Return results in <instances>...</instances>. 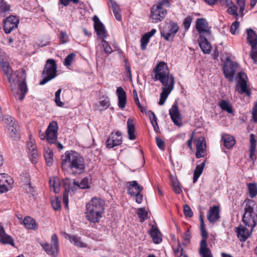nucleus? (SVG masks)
I'll use <instances>...</instances> for the list:
<instances>
[{"label":"nucleus","mask_w":257,"mask_h":257,"mask_svg":"<svg viewBox=\"0 0 257 257\" xmlns=\"http://www.w3.org/2000/svg\"><path fill=\"white\" fill-rule=\"evenodd\" d=\"M154 72L155 75L153 79L155 81L159 80L163 86L159 102V104L162 105L174 89L175 78L172 74H170L168 66L164 62H161L157 64L154 69Z\"/></svg>","instance_id":"1"},{"label":"nucleus","mask_w":257,"mask_h":257,"mask_svg":"<svg viewBox=\"0 0 257 257\" xmlns=\"http://www.w3.org/2000/svg\"><path fill=\"white\" fill-rule=\"evenodd\" d=\"M154 72L155 75L153 79L155 81L159 80L163 86L159 102V104L162 105L174 89L175 78L172 74H170L168 66L164 62H161L157 64L154 69Z\"/></svg>","instance_id":"2"},{"label":"nucleus","mask_w":257,"mask_h":257,"mask_svg":"<svg viewBox=\"0 0 257 257\" xmlns=\"http://www.w3.org/2000/svg\"><path fill=\"white\" fill-rule=\"evenodd\" d=\"M82 156L75 151H67L61 156V168L74 175H80L85 170Z\"/></svg>","instance_id":"3"},{"label":"nucleus","mask_w":257,"mask_h":257,"mask_svg":"<svg viewBox=\"0 0 257 257\" xmlns=\"http://www.w3.org/2000/svg\"><path fill=\"white\" fill-rule=\"evenodd\" d=\"M2 65L3 70L9 82L14 84L17 83L18 84L19 89L18 92L15 94V96L19 100H22L28 90L26 83V73L25 70L22 69L17 71L15 73L16 76L13 78V70L10 67L9 63L3 62Z\"/></svg>","instance_id":"4"},{"label":"nucleus","mask_w":257,"mask_h":257,"mask_svg":"<svg viewBox=\"0 0 257 257\" xmlns=\"http://www.w3.org/2000/svg\"><path fill=\"white\" fill-rule=\"evenodd\" d=\"M105 201L99 198L93 197L86 204V219L92 223H98L104 212Z\"/></svg>","instance_id":"5"},{"label":"nucleus","mask_w":257,"mask_h":257,"mask_svg":"<svg viewBox=\"0 0 257 257\" xmlns=\"http://www.w3.org/2000/svg\"><path fill=\"white\" fill-rule=\"evenodd\" d=\"M255 203L253 200H246L244 213L242 217V222L246 226L251 228V232L255 227L257 222V214L254 211Z\"/></svg>","instance_id":"6"},{"label":"nucleus","mask_w":257,"mask_h":257,"mask_svg":"<svg viewBox=\"0 0 257 257\" xmlns=\"http://www.w3.org/2000/svg\"><path fill=\"white\" fill-rule=\"evenodd\" d=\"M57 65L54 59H48L44 67L40 85H44L55 78L57 75Z\"/></svg>","instance_id":"7"},{"label":"nucleus","mask_w":257,"mask_h":257,"mask_svg":"<svg viewBox=\"0 0 257 257\" xmlns=\"http://www.w3.org/2000/svg\"><path fill=\"white\" fill-rule=\"evenodd\" d=\"M247 42L251 46L250 55L253 63H257V35L251 29L246 30Z\"/></svg>","instance_id":"8"},{"label":"nucleus","mask_w":257,"mask_h":257,"mask_svg":"<svg viewBox=\"0 0 257 257\" xmlns=\"http://www.w3.org/2000/svg\"><path fill=\"white\" fill-rule=\"evenodd\" d=\"M202 239L200 242L199 254L201 257H213L210 249L208 247L207 240L208 232L205 228H200Z\"/></svg>","instance_id":"9"},{"label":"nucleus","mask_w":257,"mask_h":257,"mask_svg":"<svg viewBox=\"0 0 257 257\" xmlns=\"http://www.w3.org/2000/svg\"><path fill=\"white\" fill-rule=\"evenodd\" d=\"M41 245L47 254L56 257L59 251V242L58 236L56 234H52L51 244L48 243H41Z\"/></svg>","instance_id":"10"},{"label":"nucleus","mask_w":257,"mask_h":257,"mask_svg":"<svg viewBox=\"0 0 257 257\" xmlns=\"http://www.w3.org/2000/svg\"><path fill=\"white\" fill-rule=\"evenodd\" d=\"M238 82L236 87V90L240 94H245L247 96L251 95V91L249 86L247 84V75L242 72L238 74Z\"/></svg>","instance_id":"11"},{"label":"nucleus","mask_w":257,"mask_h":257,"mask_svg":"<svg viewBox=\"0 0 257 257\" xmlns=\"http://www.w3.org/2000/svg\"><path fill=\"white\" fill-rule=\"evenodd\" d=\"M63 187L65 191L63 193V202L66 209H68V193L74 192L77 189L76 181L66 179L62 181Z\"/></svg>","instance_id":"12"},{"label":"nucleus","mask_w":257,"mask_h":257,"mask_svg":"<svg viewBox=\"0 0 257 257\" xmlns=\"http://www.w3.org/2000/svg\"><path fill=\"white\" fill-rule=\"evenodd\" d=\"M179 30V27L176 23L170 22V24L166 26L161 32V35L165 40L170 41L174 38L175 34Z\"/></svg>","instance_id":"13"},{"label":"nucleus","mask_w":257,"mask_h":257,"mask_svg":"<svg viewBox=\"0 0 257 257\" xmlns=\"http://www.w3.org/2000/svg\"><path fill=\"white\" fill-rule=\"evenodd\" d=\"M239 66L237 63L227 59L223 67V73L225 78L232 81Z\"/></svg>","instance_id":"14"},{"label":"nucleus","mask_w":257,"mask_h":257,"mask_svg":"<svg viewBox=\"0 0 257 257\" xmlns=\"http://www.w3.org/2000/svg\"><path fill=\"white\" fill-rule=\"evenodd\" d=\"M27 151L29 155L30 159L33 164H36L39 158L37 148L35 140L30 136L29 141L27 142Z\"/></svg>","instance_id":"15"},{"label":"nucleus","mask_w":257,"mask_h":257,"mask_svg":"<svg viewBox=\"0 0 257 257\" xmlns=\"http://www.w3.org/2000/svg\"><path fill=\"white\" fill-rule=\"evenodd\" d=\"M58 124L56 121H51L46 130L47 141L50 144H54L57 139Z\"/></svg>","instance_id":"16"},{"label":"nucleus","mask_w":257,"mask_h":257,"mask_svg":"<svg viewBox=\"0 0 257 257\" xmlns=\"http://www.w3.org/2000/svg\"><path fill=\"white\" fill-rule=\"evenodd\" d=\"M167 14V11L163 8H160V5H155L151 8V17L153 22L158 23L162 21Z\"/></svg>","instance_id":"17"},{"label":"nucleus","mask_w":257,"mask_h":257,"mask_svg":"<svg viewBox=\"0 0 257 257\" xmlns=\"http://www.w3.org/2000/svg\"><path fill=\"white\" fill-rule=\"evenodd\" d=\"M196 29L201 35H204L209 38L211 32L206 20L203 18L198 19L196 24Z\"/></svg>","instance_id":"18"},{"label":"nucleus","mask_w":257,"mask_h":257,"mask_svg":"<svg viewBox=\"0 0 257 257\" xmlns=\"http://www.w3.org/2000/svg\"><path fill=\"white\" fill-rule=\"evenodd\" d=\"M19 23V19L14 16H10L5 19L4 29L6 33H10L13 30L17 28Z\"/></svg>","instance_id":"19"},{"label":"nucleus","mask_w":257,"mask_h":257,"mask_svg":"<svg viewBox=\"0 0 257 257\" xmlns=\"http://www.w3.org/2000/svg\"><path fill=\"white\" fill-rule=\"evenodd\" d=\"M196 148V157L198 159L204 157L206 155V141L204 137H199L195 140Z\"/></svg>","instance_id":"20"},{"label":"nucleus","mask_w":257,"mask_h":257,"mask_svg":"<svg viewBox=\"0 0 257 257\" xmlns=\"http://www.w3.org/2000/svg\"><path fill=\"white\" fill-rule=\"evenodd\" d=\"M122 143L121 133L117 131L115 133H111L106 141V147L109 149L120 145Z\"/></svg>","instance_id":"21"},{"label":"nucleus","mask_w":257,"mask_h":257,"mask_svg":"<svg viewBox=\"0 0 257 257\" xmlns=\"http://www.w3.org/2000/svg\"><path fill=\"white\" fill-rule=\"evenodd\" d=\"M169 114L172 121L175 125L177 126L182 125L181 114L176 103H174L169 109Z\"/></svg>","instance_id":"22"},{"label":"nucleus","mask_w":257,"mask_h":257,"mask_svg":"<svg viewBox=\"0 0 257 257\" xmlns=\"http://www.w3.org/2000/svg\"><path fill=\"white\" fill-rule=\"evenodd\" d=\"M13 181L5 174H0V193H4L12 188Z\"/></svg>","instance_id":"23"},{"label":"nucleus","mask_w":257,"mask_h":257,"mask_svg":"<svg viewBox=\"0 0 257 257\" xmlns=\"http://www.w3.org/2000/svg\"><path fill=\"white\" fill-rule=\"evenodd\" d=\"M93 20L94 22V29L96 32L97 36L102 39L105 38L107 36L106 32L103 24L96 16L93 17Z\"/></svg>","instance_id":"24"},{"label":"nucleus","mask_w":257,"mask_h":257,"mask_svg":"<svg viewBox=\"0 0 257 257\" xmlns=\"http://www.w3.org/2000/svg\"><path fill=\"white\" fill-rule=\"evenodd\" d=\"M207 218L210 223H214L218 220L220 218L219 206L211 207L207 212Z\"/></svg>","instance_id":"25"},{"label":"nucleus","mask_w":257,"mask_h":257,"mask_svg":"<svg viewBox=\"0 0 257 257\" xmlns=\"http://www.w3.org/2000/svg\"><path fill=\"white\" fill-rule=\"evenodd\" d=\"M0 243L3 244H9L12 246H15L13 237L5 232L4 228L1 225H0Z\"/></svg>","instance_id":"26"},{"label":"nucleus","mask_w":257,"mask_h":257,"mask_svg":"<svg viewBox=\"0 0 257 257\" xmlns=\"http://www.w3.org/2000/svg\"><path fill=\"white\" fill-rule=\"evenodd\" d=\"M127 189L128 194L133 195L137 193H141L144 188L140 185L136 181H133L127 182Z\"/></svg>","instance_id":"27"},{"label":"nucleus","mask_w":257,"mask_h":257,"mask_svg":"<svg viewBox=\"0 0 257 257\" xmlns=\"http://www.w3.org/2000/svg\"><path fill=\"white\" fill-rule=\"evenodd\" d=\"M116 94L118 97V105L119 108L123 109L126 105V95L122 87H118L117 88Z\"/></svg>","instance_id":"28"},{"label":"nucleus","mask_w":257,"mask_h":257,"mask_svg":"<svg viewBox=\"0 0 257 257\" xmlns=\"http://www.w3.org/2000/svg\"><path fill=\"white\" fill-rule=\"evenodd\" d=\"M207 39L209 38L204 35H200L199 45L201 50L205 54L209 53L211 50V45L208 42Z\"/></svg>","instance_id":"29"},{"label":"nucleus","mask_w":257,"mask_h":257,"mask_svg":"<svg viewBox=\"0 0 257 257\" xmlns=\"http://www.w3.org/2000/svg\"><path fill=\"white\" fill-rule=\"evenodd\" d=\"M65 238L68 239L70 241L73 243L75 246L80 247H86L87 245L81 241V238L76 235H71L69 234H65Z\"/></svg>","instance_id":"30"},{"label":"nucleus","mask_w":257,"mask_h":257,"mask_svg":"<svg viewBox=\"0 0 257 257\" xmlns=\"http://www.w3.org/2000/svg\"><path fill=\"white\" fill-rule=\"evenodd\" d=\"M221 140L226 149L232 148L236 142L234 138L232 136L226 134L222 135Z\"/></svg>","instance_id":"31"},{"label":"nucleus","mask_w":257,"mask_h":257,"mask_svg":"<svg viewBox=\"0 0 257 257\" xmlns=\"http://www.w3.org/2000/svg\"><path fill=\"white\" fill-rule=\"evenodd\" d=\"M151 237L153 238V241L155 243L158 244L160 243L162 240L161 233L159 230L158 228L155 226H152L151 229L150 233Z\"/></svg>","instance_id":"32"},{"label":"nucleus","mask_w":257,"mask_h":257,"mask_svg":"<svg viewBox=\"0 0 257 257\" xmlns=\"http://www.w3.org/2000/svg\"><path fill=\"white\" fill-rule=\"evenodd\" d=\"M249 158L252 161L255 160L254 153L256 149V140L253 134L250 135Z\"/></svg>","instance_id":"33"},{"label":"nucleus","mask_w":257,"mask_h":257,"mask_svg":"<svg viewBox=\"0 0 257 257\" xmlns=\"http://www.w3.org/2000/svg\"><path fill=\"white\" fill-rule=\"evenodd\" d=\"M127 133L128 138L131 140H134L136 138L135 135V127L134 124V121L131 118H128L127 121Z\"/></svg>","instance_id":"34"},{"label":"nucleus","mask_w":257,"mask_h":257,"mask_svg":"<svg viewBox=\"0 0 257 257\" xmlns=\"http://www.w3.org/2000/svg\"><path fill=\"white\" fill-rule=\"evenodd\" d=\"M236 232L237 236L240 237V240L241 241H245L250 236L249 232L247 230V229L243 226L239 227L236 228Z\"/></svg>","instance_id":"35"},{"label":"nucleus","mask_w":257,"mask_h":257,"mask_svg":"<svg viewBox=\"0 0 257 257\" xmlns=\"http://www.w3.org/2000/svg\"><path fill=\"white\" fill-rule=\"evenodd\" d=\"M44 150V157L45 158L46 163L47 166H51L53 163V151L48 148H45Z\"/></svg>","instance_id":"36"},{"label":"nucleus","mask_w":257,"mask_h":257,"mask_svg":"<svg viewBox=\"0 0 257 257\" xmlns=\"http://www.w3.org/2000/svg\"><path fill=\"white\" fill-rule=\"evenodd\" d=\"M23 223L25 227L28 229L35 230L37 228V225L35 220L29 216H27L24 218Z\"/></svg>","instance_id":"37"},{"label":"nucleus","mask_w":257,"mask_h":257,"mask_svg":"<svg viewBox=\"0 0 257 257\" xmlns=\"http://www.w3.org/2000/svg\"><path fill=\"white\" fill-rule=\"evenodd\" d=\"M49 184L51 188H53L55 193H58L60 190L61 184L59 178L55 177L50 178L49 180Z\"/></svg>","instance_id":"38"},{"label":"nucleus","mask_w":257,"mask_h":257,"mask_svg":"<svg viewBox=\"0 0 257 257\" xmlns=\"http://www.w3.org/2000/svg\"><path fill=\"white\" fill-rule=\"evenodd\" d=\"M205 165V162L197 165L193 173V182L195 183L200 175L202 174Z\"/></svg>","instance_id":"39"},{"label":"nucleus","mask_w":257,"mask_h":257,"mask_svg":"<svg viewBox=\"0 0 257 257\" xmlns=\"http://www.w3.org/2000/svg\"><path fill=\"white\" fill-rule=\"evenodd\" d=\"M220 108L229 113H233V109L229 102L225 100H221L219 103Z\"/></svg>","instance_id":"40"},{"label":"nucleus","mask_w":257,"mask_h":257,"mask_svg":"<svg viewBox=\"0 0 257 257\" xmlns=\"http://www.w3.org/2000/svg\"><path fill=\"white\" fill-rule=\"evenodd\" d=\"M171 181L174 191L177 194L181 193L182 190L178 179L176 178L173 177L171 178Z\"/></svg>","instance_id":"41"},{"label":"nucleus","mask_w":257,"mask_h":257,"mask_svg":"<svg viewBox=\"0 0 257 257\" xmlns=\"http://www.w3.org/2000/svg\"><path fill=\"white\" fill-rule=\"evenodd\" d=\"M247 189L250 198H254L257 195V185L255 183H248Z\"/></svg>","instance_id":"42"},{"label":"nucleus","mask_w":257,"mask_h":257,"mask_svg":"<svg viewBox=\"0 0 257 257\" xmlns=\"http://www.w3.org/2000/svg\"><path fill=\"white\" fill-rule=\"evenodd\" d=\"M76 185L78 188L86 189L89 188L90 182L87 178H83L80 182L76 181Z\"/></svg>","instance_id":"43"},{"label":"nucleus","mask_w":257,"mask_h":257,"mask_svg":"<svg viewBox=\"0 0 257 257\" xmlns=\"http://www.w3.org/2000/svg\"><path fill=\"white\" fill-rule=\"evenodd\" d=\"M75 56L76 55L73 53L69 54L64 59V65L67 67L70 66L74 61Z\"/></svg>","instance_id":"44"},{"label":"nucleus","mask_w":257,"mask_h":257,"mask_svg":"<svg viewBox=\"0 0 257 257\" xmlns=\"http://www.w3.org/2000/svg\"><path fill=\"white\" fill-rule=\"evenodd\" d=\"M111 7L115 18L117 21H121V17L119 12L118 8L117 5L111 1Z\"/></svg>","instance_id":"45"},{"label":"nucleus","mask_w":257,"mask_h":257,"mask_svg":"<svg viewBox=\"0 0 257 257\" xmlns=\"http://www.w3.org/2000/svg\"><path fill=\"white\" fill-rule=\"evenodd\" d=\"M150 37L148 35L145 34L142 37L141 39V49L142 50H145L147 48V46L149 42Z\"/></svg>","instance_id":"46"},{"label":"nucleus","mask_w":257,"mask_h":257,"mask_svg":"<svg viewBox=\"0 0 257 257\" xmlns=\"http://www.w3.org/2000/svg\"><path fill=\"white\" fill-rule=\"evenodd\" d=\"M138 215L140 218L141 222H143L147 219L148 212L144 208H141L139 209Z\"/></svg>","instance_id":"47"},{"label":"nucleus","mask_w":257,"mask_h":257,"mask_svg":"<svg viewBox=\"0 0 257 257\" xmlns=\"http://www.w3.org/2000/svg\"><path fill=\"white\" fill-rule=\"evenodd\" d=\"M237 7L233 3V4L229 6L227 11L229 15L234 16L236 18H237L238 14L237 13Z\"/></svg>","instance_id":"48"},{"label":"nucleus","mask_w":257,"mask_h":257,"mask_svg":"<svg viewBox=\"0 0 257 257\" xmlns=\"http://www.w3.org/2000/svg\"><path fill=\"white\" fill-rule=\"evenodd\" d=\"M17 124L15 122V121H14V123H13L12 125L9 126L8 130L9 131L10 135L11 137H13L16 134L17 131Z\"/></svg>","instance_id":"49"},{"label":"nucleus","mask_w":257,"mask_h":257,"mask_svg":"<svg viewBox=\"0 0 257 257\" xmlns=\"http://www.w3.org/2000/svg\"><path fill=\"white\" fill-rule=\"evenodd\" d=\"M61 89H59L55 92V102L56 105L60 107H62L64 105L63 103L60 101V94L61 92Z\"/></svg>","instance_id":"50"},{"label":"nucleus","mask_w":257,"mask_h":257,"mask_svg":"<svg viewBox=\"0 0 257 257\" xmlns=\"http://www.w3.org/2000/svg\"><path fill=\"white\" fill-rule=\"evenodd\" d=\"M239 26L240 24L238 22L235 21L232 23L230 29V33L233 35H235L236 33H238V30L239 28Z\"/></svg>","instance_id":"51"},{"label":"nucleus","mask_w":257,"mask_h":257,"mask_svg":"<svg viewBox=\"0 0 257 257\" xmlns=\"http://www.w3.org/2000/svg\"><path fill=\"white\" fill-rule=\"evenodd\" d=\"M60 41L62 44H65L69 41V37L66 32L61 31L60 32Z\"/></svg>","instance_id":"52"},{"label":"nucleus","mask_w":257,"mask_h":257,"mask_svg":"<svg viewBox=\"0 0 257 257\" xmlns=\"http://www.w3.org/2000/svg\"><path fill=\"white\" fill-rule=\"evenodd\" d=\"M183 211L186 217H191L193 215V211L190 206L187 204H185L184 205Z\"/></svg>","instance_id":"53"},{"label":"nucleus","mask_w":257,"mask_h":257,"mask_svg":"<svg viewBox=\"0 0 257 257\" xmlns=\"http://www.w3.org/2000/svg\"><path fill=\"white\" fill-rule=\"evenodd\" d=\"M124 61L125 63V68L126 75L127 76L128 78L132 80V75L131 73V65L130 64L126 59H125Z\"/></svg>","instance_id":"54"},{"label":"nucleus","mask_w":257,"mask_h":257,"mask_svg":"<svg viewBox=\"0 0 257 257\" xmlns=\"http://www.w3.org/2000/svg\"><path fill=\"white\" fill-rule=\"evenodd\" d=\"M101 43L106 53L107 54H111L112 52V50L108 43L104 40V39L102 40Z\"/></svg>","instance_id":"55"},{"label":"nucleus","mask_w":257,"mask_h":257,"mask_svg":"<svg viewBox=\"0 0 257 257\" xmlns=\"http://www.w3.org/2000/svg\"><path fill=\"white\" fill-rule=\"evenodd\" d=\"M102 100L99 102L100 105L104 107L107 108L110 105L109 99L108 97H102Z\"/></svg>","instance_id":"56"},{"label":"nucleus","mask_w":257,"mask_h":257,"mask_svg":"<svg viewBox=\"0 0 257 257\" xmlns=\"http://www.w3.org/2000/svg\"><path fill=\"white\" fill-rule=\"evenodd\" d=\"M236 4L239 8V11L243 15V12L244 10L245 0H237Z\"/></svg>","instance_id":"57"},{"label":"nucleus","mask_w":257,"mask_h":257,"mask_svg":"<svg viewBox=\"0 0 257 257\" xmlns=\"http://www.w3.org/2000/svg\"><path fill=\"white\" fill-rule=\"evenodd\" d=\"M156 142L157 146L158 148L161 149V150H165V143L164 141L161 139L159 137H156Z\"/></svg>","instance_id":"58"},{"label":"nucleus","mask_w":257,"mask_h":257,"mask_svg":"<svg viewBox=\"0 0 257 257\" xmlns=\"http://www.w3.org/2000/svg\"><path fill=\"white\" fill-rule=\"evenodd\" d=\"M52 205L55 210H58L61 208V202L58 198H56L52 201Z\"/></svg>","instance_id":"59"},{"label":"nucleus","mask_w":257,"mask_h":257,"mask_svg":"<svg viewBox=\"0 0 257 257\" xmlns=\"http://www.w3.org/2000/svg\"><path fill=\"white\" fill-rule=\"evenodd\" d=\"M0 8L1 10L4 12L9 11L10 9V6L4 0H1Z\"/></svg>","instance_id":"60"},{"label":"nucleus","mask_w":257,"mask_h":257,"mask_svg":"<svg viewBox=\"0 0 257 257\" xmlns=\"http://www.w3.org/2000/svg\"><path fill=\"white\" fill-rule=\"evenodd\" d=\"M183 249L180 244L176 248L174 249L175 254L177 257H181L183 255Z\"/></svg>","instance_id":"61"},{"label":"nucleus","mask_w":257,"mask_h":257,"mask_svg":"<svg viewBox=\"0 0 257 257\" xmlns=\"http://www.w3.org/2000/svg\"><path fill=\"white\" fill-rule=\"evenodd\" d=\"M3 121L5 122V123H7L9 125H12L13 123H14V118L12 117L11 116L7 115L5 116L4 119H2Z\"/></svg>","instance_id":"62"},{"label":"nucleus","mask_w":257,"mask_h":257,"mask_svg":"<svg viewBox=\"0 0 257 257\" xmlns=\"http://www.w3.org/2000/svg\"><path fill=\"white\" fill-rule=\"evenodd\" d=\"M192 22V18L191 17H187L186 18L183 22V25L186 30H188L191 25Z\"/></svg>","instance_id":"63"},{"label":"nucleus","mask_w":257,"mask_h":257,"mask_svg":"<svg viewBox=\"0 0 257 257\" xmlns=\"http://www.w3.org/2000/svg\"><path fill=\"white\" fill-rule=\"evenodd\" d=\"M252 118L254 122H257V102L255 103L252 112Z\"/></svg>","instance_id":"64"}]
</instances>
